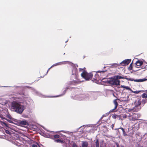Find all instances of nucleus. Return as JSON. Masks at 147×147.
Listing matches in <instances>:
<instances>
[{
    "instance_id": "22",
    "label": "nucleus",
    "mask_w": 147,
    "mask_h": 147,
    "mask_svg": "<svg viewBox=\"0 0 147 147\" xmlns=\"http://www.w3.org/2000/svg\"><path fill=\"white\" fill-rule=\"evenodd\" d=\"M96 147H99V142L98 139L96 140L95 142Z\"/></svg>"
},
{
    "instance_id": "17",
    "label": "nucleus",
    "mask_w": 147,
    "mask_h": 147,
    "mask_svg": "<svg viewBox=\"0 0 147 147\" xmlns=\"http://www.w3.org/2000/svg\"><path fill=\"white\" fill-rule=\"evenodd\" d=\"M113 77L115 79H116L117 80L120 79H123V78L122 76L119 75L115 76Z\"/></svg>"
},
{
    "instance_id": "19",
    "label": "nucleus",
    "mask_w": 147,
    "mask_h": 147,
    "mask_svg": "<svg viewBox=\"0 0 147 147\" xmlns=\"http://www.w3.org/2000/svg\"><path fill=\"white\" fill-rule=\"evenodd\" d=\"M59 62L56 63H55L53 65L51 66V67H52L55 66H57L59 65H60L62 64V63L63 62Z\"/></svg>"
},
{
    "instance_id": "51",
    "label": "nucleus",
    "mask_w": 147,
    "mask_h": 147,
    "mask_svg": "<svg viewBox=\"0 0 147 147\" xmlns=\"http://www.w3.org/2000/svg\"><path fill=\"white\" fill-rule=\"evenodd\" d=\"M107 81V80H105V81H102V80H101V81L102 82H105V81Z\"/></svg>"
},
{
    "instance_id": "38",
    "label": "nucleus",
    "mask_w": 147,
    "mask_h": 147,
    "mask_svg": "<svg viewBox=\"0 0 147 147\" xmlns=\"http://www.w3.org/2000/svg\"><path fill=\"white\" fill-rule=\"evenodd\" d=\"M32 147H38L35 144H33L32 146Z\"/></svg>"
},
{
    "instance_id": "5",
    "label": "nucleus",
    "mask_w": 147,
    "mask_h": 147,
    "mask_svg": "<svg viewBox=\"0 0 147 147\" xmlns=\"http://www.w3.org/2000/svg\"><path fill=\"white\" fill-rule=\"evenodd\" d=\"M111 80H107V81H105V82H107L109 84L112 85H119L120 81L115 79L114 77H112L109 78Z\"/></svg>"
},
{
    "instance_id": "13",
    "label": "nucleus",
    "mask_w": 147,
    "mask_h": 147,
    "mask_svg": "<svg viewBox=\"0 0 147 147\" xmlns=\"http://www.w3.org/2000/svg\"><path fill=\"white\" fill-rule=\"evenodd\" d=\"M88 142L86 141H82V144L81 147H88Z\"/></svg>"
},
{
    "instance_id": "25",
    "label": "nucleus",
    "mask_w": 147,
    "mask_h": 147,
    "mask_svg": "<svg viewBox=\"0 0 147 147\" xmlns=\"http://www.w3.org/2000/svg\"><path fill=\"white\" fill-rule=\"evenodd\" d=\"M133 63L132 62L130 64L129 66V67L128 68V70H132V67H133V65H132Z\"/></svg>"
},
{
    "instance_id": "53",
    "label": "nucleus",
    "mask_w": 147,
    "mask_h": 147,
    "mask_svg": "<svg viewBox=\"0 0 147 147\" xmlns=\"http://www.w3.org/2000/svg\"><path fill=\"white\" fill-rule=\"evenodd\" d=\"M2 119H5V120H6V119H6V118H3V119L2 118Z\"/></svg>"
},
{
    "instance_id": "29",
    "label": "nucleus",
    "mask_w": 147,
    "mask_h": 147,
    "mask_svg": "<svg viewBox=\"0 0 147 147\" xmlns=\"http://www.w3.org/2000/svg\"><path fill=\"white\" fill-rule=\"evenodd\" d=\"M141 91H134L132 90V91H131V92L135 94H138Z\"/></svg>"
},
{
    "instance_id": "58",
    "label": "nucleus",
    "mask_w": 147,
    "mask_h": 147,
    "mask_svg": "<svg viewBox=\"0 0 147 147\" xmlns=\"http://www.w3.org/2000/svg\"><path fill=\"white\" fill-rule=\"evenodd\" d=\"M27 117V116H26V117Z\"/></svg>"
},
{
    "instance_id": "6",
    "label": "nucleus",
    "mask_w": 147,
    "mask_h": 147,
    "mask_svg": "<svg viewBox=\"0 0 147 147\" xmlns=\"http://www.w3.org/2000/svg\"><path fill=\"white\" fill-rule=\"evenodd\" d=\"M81 76L86 80H88L92 78L93 74L91 73H88L84 71L81 73Z\"/></svg>"
},
{
    "instance_id": "16",
    "label": "nucleus",
    "mask_w": 147,
    "mask_h": 147,
    "mask_svg": "<svg viewBox=\"0 0 147 147\" xmlns=\"http://www.w3.org/2000/svg\"><path fill=\"white\" fill-rule=\"evenodd\" d=\"M93 79L94 80H99V75L96 73L95 74V75H94V78H93Z\"/></svg>"
},
{
    "instance_id": "21",
    "label": "nucleus",
    "mask_w": 147,
    "mask_h": 147,
    "mask_svg": "<svg viewBox=\"0 0 147 147\" xmlns=\"http://www.w3.org/2000/svg\"><path fill=\"white\" fill-rule=\"evenodd\" d=\"M113 102L115 105V109H116L118 105V103L117 101V99L114 100Z\"/></svg>"
},
{
    "instance_id": "20",
    "label": "nucleus",
    "mask_w": 147,
    "mask_h": 147,
    "mask_svg": "<svg viewBox=\"0 0 147 147\" xmlns=\"http://www.w3.org/2000/svg\"><path fill=\"white\" fill-rule=\"evenodd\" d=\"M142 103L140 101L138 100L137 103L135 104V107H137L138 106H140Z\"/></svg>"
},
{
    "instance_id": "61",
    "label": "nucleus",
    "mask_w": 147,
    "mask_h": 147,
    "mask_svg": "<svg viewBox=\"0 0 147 147\" xmlns=\"http://www.w3.org/2000/svg\"><path fill=\"white\" fill-rule=\"evenodd\" d=\"M61 131V132H63V131Z\"/></svg>"
},
{
    "instance_id": "42",
    "label": "nucleus",
    "mask_w": 147,
    "mask_h": 147,
    "mask_svg": "<svg viewBox=\"0 0 147 147\" xmlns=\"http://www.w3.org/2000/svg\"><path fill=\"white\" fill-rule=\"evenodd\" d=\"M114 124H112V125L111 126V127L112 128V129H113V128L114 127Z\"/></svg>"
},
{
    "instance_id": "15",
    "label": "nucleus",
    "mask_w": 147,
    "mask_h": 147,
    "mask_svg": "<svg viewBox=\"0 0 147 147\" xmlns=\"http://www.w3.org/2000/svg\"><path fill=\"white\" fill-rule=\"evenodd\" d=\"M120 87L126 89L127 90H129L131 92V91H132V90L128 86L121 85Z\"/></svg>"
},
{
    "instance_id": "32",
    "label": "nucleus",
    "mask_w": 147,
    "mask_h": 147,
    "mask_svg": "<svg viewBox=\"0 0 147 147\" xmlns=\"http://www.w3.org/2000/svg\"><path fill=\"white\" fill-rule=\"evenodd\" d=\"M107 71L106 70H105V71H96V73H101V72H102V73H105V72H106Z\"/></svg>"
},
{
    "instance_id": "23",
    "label": "nucleus",
    "mask_w": 147,
    "mask_h": 147,
    "mask_svg": "<svg viewBox=\"0 0 147 147\" xmlns=\"http://www.w3.org/2000/svg\"><path fill=\"white\" fill-rule=\"evenodd\" d=\"M142 104H143V105H144L145 103H147V100L146 99H142Z\"/></svg>"
},
{
    "instance_id": "57",
    "label": "nucleus",
    "mask_w": 147,
    "mask_h": 147,
    "mask_svg": "<svg viewBox=\"0 0 147 147\" xmlns=\"http://www.w3.org/2000/svg\"><path fill=\"white\" fill-rule=\"evenodd\" d=\"M38 145V146L39 147H41L39 145Z\"/></svg>"
},
{
    "instance_id": "9",
    "label": "nucleus",
    "mask_w": 147,
    "mask_h": 147,
    "mask_svg": "<svg viewBox=\"0 0 147 147\" xmlns=\"http://www.w3.org/2000/svg\"><path fill=\"white\" fill-rule=\"evenodd\" d=\"M79 82L78 81L73 80L68 82L67 83V84L68 85H73L78 84Z\"/></svg>"
},
{
    "instance_id": "4",
    "label": "nucleus",
    "mask_w": 147,
    "mask_h": 147,
    "mask_svg": "<svg viewBox=\"0 0 147 147\" xmlns=\"http://www.w3.org/2000/svg\"><path fill=\"white\" fill-rule=\"evenodd\" d=\"M74 99L75 100H93L90 98L89 95L87 94L77 95L74 96Z\"/></svg>"
},
{
    "instance_id": "24",
    "label": "nucleus",
    "mask_w": 147,
    "mask_h": 147,
    "mask_svg": "<svg viewBox=\"0 0 147 147\" xmlns=\"http://www.w3.org/2000/svg\"><path fill=\"white\" fill-rule=\"evenodd\" d=\"M109 113H107L104 114L103 115H102V117L100 119H102L103 118V117H106L107 116H108L109 114Z\"/></svg>"
},
{
    "instance_id": "2",
    "label": "nucleus",
    "mask_w": 147,
    "mask_h": 147,
    "mask_svg": "<svg viewBox=\"0 0 147 147\" xmlns=\"http://www.w3.org/2000/svg\"><path fill=\"white\" fill-rule=\"evenodd\" d=\"M10 124L8 123L6 121H3L0 120V127L4 128L5 133L9 135L11 134H16L15 133L14 130L10 127Z\"/></svg>"
},
{
    "instance_id": "10",
    "label": "nucleus",
    "mask_w": 147,
    "mask_h": 147,
    "mask_svg": "<svg viewBox=\"0 0 147 147\" xmlns=\"http://www.w3.org/2000/svg\"><path fill=\"white\" fill-rule=\"evenodd\" d=\"M90 125H82L79 128H78L77 129V130L76 131H75L74 132H77L78 131V130L79 129H80V128H83L82 129H81V130L80 131V132H83V130L84 128H83V127H84L86 126H88V127H90Z\"/></svg>"
},
{
    "instance_id": "31",
    "label": "nucleus",
    "mask_w": 147,
    "mask_h": 147,
    "mask_svg": "<svg viewBox=\"0 0 147 147\" xmlns=\"http://www.w3.org/2000/svg\"><path fill=\"white\" fill-rule=\"evenodd\" d=\"M117 116H118L117 115H116L115 114H114L112 115V118L113 119H115L117 118Z\"/></svg>"
},
{
    "instance_id": "35",
    "label": "nucleus",
    "mask_w": 147,
    "mask_h": 147,
    "mask_svg": "<svg viewBox=\"0 0 147 147\" xmlns=\"http://www.w3.org/2000/svg\"><path fill=\"white\" fill-rule=\"evenodd\" d=\"M116 109H115V107L113 109H112V110H110L108 112V113H109V114L110 113H111V112H113V111H114V110Z\"/></svg>"
},
{
    "instance_id": "64",
    "label": "nucleus",
    "mask_w": 147,
    "mask_h": 147,
    "mask_svg": "<svg viewBox=\"0 0 147 147\" xmlns=\"http://www.w3.org/2000/svg\"><path fill=\"white\" fill-rule=\"evenodd\" d=\"M63 54H64V55H65V53H64Z\"/></svg>"
},
{
    "instance_id": "14",
    "label": "nucleus",
    "mask_w": 147,
    "mask_h": 147,
    "mask_svg": "<svg viewBox=\"0 0 147 147\" xmlns=\"http://www.w3.org/2000/svg\"><path fill=\"white\" fill-rule=\"evenodd\" d=\"M135 63L137 66H140L143 64V62L142 61L138 60Z\"/></svg>"
},
{
    "instance_id": "63",
    "label": "nucleus",
    "mask_w": 147,
    "mask_h": 147,
    "mask_svg": "<svg viewBox=\"0 0 147 147\" xmlns=\"http://www.w3.org/2000/svg\"><path fill=\"white\" fill-rule=\"evenodd\" d=\"M139 119V120H140V119Z\"/></svg>"
},
{
    "instance_id": "18",
    "label": "nucleus",
    "mask_w": 147,
    "mask_h": 147,
    "mask_svg": "<svg viewBox=\"0 0 147 147\" xmlns=\"http://www.w3.org/2000/svg\"><path fill=\"white\" fill-rule=\"evenodd\" d=\"M55 141L57 143H63L64 142V141L60 139H57L55 140Z\"/></svg>"
},
{
    "instance_id": "11",
    "label": "nucleus",
    "mask_w": 147,
    "mask_h": 147,
    "mask_svg": "<svg viewBox=\"0 0 147 147\" xmlns=\"http://www.w3.org/2000/svg\"><path fill=\"white\" fill-rule=\"evenodd\" d=\"M70 87L69 86H67V87H66L65 89V90H64L63 91V93L61 94L60 95H58L57 96H53V97H57L61 96H62L64 95L65 94V93L66 92L67 90V89H69L70 88Z\"/></svg>"
},
{
    "instance_id": "60",
    "label": "nucleus",
    "mask_w": 147,
    "mask_h": 147,
    "mask_svg": "<svg viewBox=\"0 0 147 147\" xmlns=\"http://www.w3.org/2000/svg\"><path fill=\"white\" fill-rule=\"evenodd\" d=\"M94 125H96V124H94Z\"/></svg>"
},
{
    "instance_id": "30",
    "label": "nucleus",
    "mask_w": 147,
    "mask_h": 147,
    "mask_svg": "<svg viewBox=\"0 0 147 147\" xmlns=\"http://www.w3.org/2000/svg\"><path fill=\"white\" fill-rule=\"evenodd\" d=\"M140 82H142L146 81H147V78H143L142 79H140Z\"/></svg>"
},
{
    "instance_id": "48",
    "label": "nucleus",
    "mask_w": 147,
    "mask_h": 147,
    "mask_svg": "<svg viewBox=\"0 0 147 147\" xmlns=\"http://www.w3.org/2000/svg\"><path fill=\"white\" fill-rule=\"evenodd\" d=\"M16 137L17 138H20V136H19V135H17V136H16Z\"/></svg>"
},
{
    "instance_id": "28",
    "label": "nucleus",
    "mask_w": 147,
    "mask_h": 147,
    "mask_svg": "<svg viewBox=\"0 0 147 147\" xmlns=\"http://www.w3.org/2000/svg\"><path fill=\"white\" fill-rule=\"evenodd\" d=\"M7 117L8 118H9L10 119H12V117L9 114L7 115Z\"/></svg>"
},
{
    "instance_id": "33",
    "label": "nucleus",
    "mask_w": 147,
    "mask_h": 147,
    "mask_svg": "<svg viewBox=\"0 0 147 147\" xmlns=\"http://www.w3.org/2000/svg\"><path fill=\"white\" fill-rule=\"evenodd\" d=\"M134 81L136 82H140V79H134Z\"/></svg>"
},
{
    "instance_id": "56",
    "label": "nucleus",
    "mask_w": 147,
    "mask_h": 147,
    "mask_svg": "<svg viewBox=\"0 0 147 147\" xmlns=\"http://www.w3.org/2000/svg\"><path fill=\"white\" fill-rule=\"evenodd\" d=\"M68 40H67L66 41H65V42H68Z\"/></svg>"
},
{
    "instance_id": "43",
    "label": "nucleus",
    "mask_w": 147,
    "mask_h": 147,
    "mask_svg": "<svg viewBox=\"0 0 147 147\" xmlns=\"http://www.w3.org/2000/svg\"><path fill=\"white\" fill-rule=\"evenodd\" d=\"M132 110H133V111H134V109H132ZM138 110H139V109H137V110H135L134 111H136V112H137V111H138Z\"/></svg>"
},
{
    "instance_id": "59",
    "label": "nucleus",
    "mask_w": 147,
    "mask_h": 147,
    "mask_svg": "<svg viewBox=\"0 0 147 147\" xmlns=\"http://www.w3.org/2000/svg\"><path fill=\"white\" fill-rule=\"evenodd\" d=\"M113 96H115V95H114V94H113Z\"/></svg>"
},
{
    "instance_id": "46",
    "label": "nucleus",
    "mask_w": 147,
    "mask_h": 147,
    "mask_svg": "<svg viewBox=\"0 0 147 147\" xmlns=\"http://www.w3.org/2000/svg\"><path fill=\"white\" fill-rule=\"evenodd\" d=\"M138 147H143V146H141L139 144L138 145Z\"/></svg>"
},
{
    "instance_id": "34",
    "label": "nucleus",
    "mask_w": 147,
    "mask_h": 147,
    "mask_svg": "<svg viewBox=\"0 0 147 147\" xmlns=\"http://www.w3.org/2000/svg\"><path fill=\"white\" fill-rule=\"evenodd\" d=\"M123 135L124 136H127V134L125 133V130L123 131Z\"/></svg>"
},
{
    "instance_id": "27",
    "label": "nucleus",
    "mask_w": 147,
    "mask_h": 147,
    "mask_svg": "<svg viewBox=\"0 0 147 147\" xmlns=\"http://www.w3.org/2000/svg\"><path fill=\"white\" fill-rule=\"evenodd\" d=\"M125 79L127 80L128 81H134V79L133 78H125Z\"/></svg>"
},
{
    "instance_id": "37",
    "label": "nucleus",
    "mask_w": 147,
    "mask_h": 147,
    "mask_svg": "<svg viewBox=\"0 0 147 147\" xmlns=\"http://www.w3.org/2000/svg\"><path fill=\"white\" fill-rule=\"evenodd\" d=\"M72 147H77V145L75 143H74L72 145Z\"/></svg>"
},
{
    "instance_id": "26",
    "label": "nucleus",
    "mask_w": 147,
    "mask_h": 147,
    "mask_svg": "<svg viewBox=\"0 0 147 147\" xmlns=\"http://www.w3.org/2000/svg\"><path fill=\"white\" fill-rule=\"evenodd\" d=\"M142 97L143 98H147V94L145 93H144L142 95Z\"/></svg>"
},
{
    "instance_id": "52",
    "label": "nucleus",
    "mask_w": 147,
    "mask_h": 147,
    "mask_svg": "<svg viewBox=\"0 0 147 147\" xmlns=\"http://www.w3.org/2000/svg\"><path fill=\"white\" fill-rule=\"evenodd\" d=\"M144 92H145L146 93H147V90H145Z\"/></svg>"
},
{
    "instance_id": "50",
    "label": "nucleus",
    "mask_w": 147,
    "mask_h": 147,
    "mask_svg": "<svg viewBox=\"0 0 147 147\" xmlns=\"http://www.w3.org/2000/svg\"><path fill=\"white\" fill-rule=\"evenodd\" d=\"M123 78H123V79H125V78H127V77H126V76H125V77H122Z\"/></svg>"
},
{
    "instance_id": "45",
    "label": "nucleus",
    "mask_w": 147,
    "mask_h": 147,
    "mask_svg": "<svg viewBox=\"0 0 147 147\" xmlns=\"http://www.w3.org/2000/svg\"><path fill=\"white\" fill-rule=\"evenodd\" d=\"M85 67L84 68V69H82V68H80V71H81V70H83V69H85Z\"/></svg>"
},
{
    "instance_id": "44",
    "label": "nucleus",
    "mask_w": 147,
    "mask_h": 147,
    "mask_svg": "<svg viewBox=\"0 0 147 147\" xmlns=\"http://www.w3.org/2000/svg\"><path fill=\"white\" fill-rule=\"evenodd\" d=\"M51 68H52V67H51L50 68H49V69H48V70H47V73H48V71L50 69H51Z\"/></svg>"
},
{
    "instance_id": "8",
    "label": "nucleus",
    "mask_w": 147,
    "mask_h": 147,
    "mask_svg": "<svg viewBox=\"0 0 147 147\" xmlns=\"http://www.w3.org/2000/svg\"><path fill=\"white\" fill-rule=\"evenodd\" d=\"M77 69L76 68H74L72 69V75L76 79L77 78Z\"/></svg>"
},
{
    "instance_id": "1",
    "label": "nucleus",
    "mask_w": 147,
    "mask_h": 147,
    "mask_svg": "<svg viewBox=\"0 0 147 147\" xmlns=\"http://www.w3.org/2000/svg\"><path fill=\"white\" fill-rule=\"evenodd\" d=\"M23 102H13L11 104V110L18 113L21 114L25 109V107L30 108V106L33 104L32 99L30 98H25Z\"/></svg>"
},
{
    "instance_id": "12",
    "label": "nucleus",
    "mask_w": 147,
    "mask_h": 147,
    "mask_svg": "<svg viewBox=\"0 0 147 147\" xmlns=\"http://www.w3.org/2000/svg\"><path fill=\"white\" fill-rule=\"evenodd\" d=\"M47 138H51L52 139H53L54 138H59L60 137V136L58 134H55L52 136L50 134L49 135V137H47Z\"/></svg>"
},
{
    "instance_id": "49",
    "label": "nucleus",
    "mask_w": 147,
    "mask_h": 147,
    "mask_svg": "<svg viewBox=\"0 0 147 147\" xmlns=\"http://www.w3.org/2000/svg\"><path fill=\"white\" fill-rule=\"evenodd\" d=\"M120 147H125V146L123 145H121Z\"/></svg>"
},
{
    "instance_id": "40",
    "label": "nucleus",
    "mask_w": 147,
    "mask_h": 147,
    "mask_svg": "<svg viewBox=\"0 0 147 147\" xmlns=\"http://www.w3.org/2000/svg\"><path fill=\"white\" fill-rule=\"evenodd\" d=\"M142 69H147V65H146L144 67H143V66L142 67Z\"/></svg>"
},
{
    "instance_id": "41",
    "label": "nucleus",
    "mask_w": 147,
    "mask_h": 147,
    "mask_svg": "<svg viewBox=\"0 0 147 147\" xmlns=\"http://www.w3.org/2000/svg\"><path fill=\"white\" fill-rule=\"evenodd\" d=\"M101 120H98V121L97 122V124H98V123L99 124H98V125H99V124H100V121H101Z\"/></svg>"
},
{
    "instance_id": "7",
    "label": "nucleus",
    "mask_w": 147,
    "mask_h": 147,
    "mask_svg": "<svg viewBox=\"0 0 147 147\" xmlns=\"http://www.w3.org/2000/svg\"><path fill=\"white\" fill-rule=\"evenodd\" d=\"M131 59H126L123 60L119 64H122L123 66H125L128 65L131 62Z\"/></svg>"
},
{
    "instance_id": "47",
    "label": "nucleus",
    "mask_w": 147,
    "mask_h": 147,
    "mask_svg": "<svg viewBox=\"0 0 147 147\" xmlns=\"http://www.w3.org/2000/svg\"><path fill=\"white\" fill-rule=\"evenodd\" d=\"M120 128L122 130V131H123L124 130V129L122 127H120Z\"/></svg>"
},
{
    "instance_id": "36",
    "label": "nucleus",
    "mask_w": 147,
    "mask_h": 147,
    "mask_svg": "<svg viewBox=\"0 0 147 147\" xmlns=\"http://www.w3.org/2000/svg\"><path fill=\"white\" fill-rule=\"evenodd\" d=\"M41 126L46 131H47L48 132H52L51 131H50L49 130H47L46 129V128L44 126H42V125Z\"/></svg>"
},
{
    "instance_id": "54",
    "label": "nucleus",
    "mask_w": 147,
    "mask_h": 147,
    "mask_svg": "<svg viewBox=\"0 0 147 147\" xmlns=\"http://www.w3.org/2000/svg\"><path fill=\"white\" fill-rule=\"evenodd\" d=\"M43 96L41 94H40V97H43Z\"/></svg>"
},
{
    "instance_id": "55",
    "label": "nucleus",
    "mask_w": 147,
    "mask_h": 147,
    "mask_svg": "<svg viewBox=\"0 0 147 147\" xmlns=\"http://www.w3.org/2000/svg\"><path fill=\"white\" fill-rule=\"evenodd\" d=\"M106 67L105 66V67H104L103 68L104 69H105Z\"/></svg>"
},
{
    "instance_id": "3",
    "label": "nucleus",
    "mask_w": 147,
    "mask_h": 147,
    "mask_svg": "<svg viewBox=\"0 0 147 147\" xmlns=\"http://www.w3.org/2000/svg\"><path fill=\"white\" fill-rule=\"evenodd\" d=\"M8 122L12 124L23 126L24 125L28 126L29 125V123L26 120H7Z\"/></svg>"
},
{
    "instance_id": "39",
    "label": "nucleus",
    "mask_w": 147,
    "mask_h": 147,
    "mask_svg": "<svg viewBox=\"0 0 147 147\" xmlns=\"http://www.w3.org/2000/svg\"><path fill=\"white\" fill-rule=\"evenodd\" d=\"M115 144L116 145L117 147H120L119 146V144L117 142H116L115 143Z\"/></svg>"
},
{
    "instance_id": "62",
    "label": "nucleus",
    "mask_w": 147,
    "mask_h": 147,
    "mask_svg": "<svg viewBox=\"0 0 147 147\" xmlns=\"http://www.w3.org/2000/svg\"><path fill=\"white\" fill-rule=\"evenodd\" d=\"M41 145L43 146L42 145Z\"/></svg>"
}]
</instances>
